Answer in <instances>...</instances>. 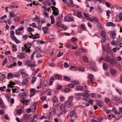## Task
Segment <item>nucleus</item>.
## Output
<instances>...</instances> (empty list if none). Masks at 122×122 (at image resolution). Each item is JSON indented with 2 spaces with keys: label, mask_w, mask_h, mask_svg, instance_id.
Masks as SVG:
<instances>
[{
  "label": "nucleus",
  "mask_w": 122,
  "mask_h": 122,
  "mask_svg": "<svg viewBox=\"0 0 122 122\" xmlns=\"http://www.w3.org/2000/svg\"><path fill=\"white\" fill-rule=\"evenodd\" d=\"M32 44L31 43H27L24 45L25 47H22V50L23 51H25L26 52H30V48H31Z\"/></svg>",
  "instance_id": "nucleus-1"
},
{
  "label": "nucleus",
  "mask_w": 122,
  "mask_h": 122,
  "mask_svg": "<svg viewBox=\"0 0 122 122\" xmlns=\"http://www.w3.org/2000/svg\"><path fill=\"white\" fill-rule=\"evenodd\" d=\"M10 35L11 36V39L15 41L17 44L19 43L20 41L18 40L16 38L15 36H14V32L13 31H11L10 32Z\"/></svg>",
  "instance_id": "nucleus-2"
},
{
  "label": "nucleus",
  "mask_w": 122,
  "mask_h": 122,
  "mask_svg": "<svg viewBox=\"0 0 122 122\" xmlns=\"http://www.w3.org/2000/svg\"><path fill=\"white\" fill-rule=\"evenodd\" d=\"M24 29V27L22 26L16 30L15 31L16 34L18 35H22Z\"/></svg>",
  "instance_id": "nucleus-3"
},
{
  "label": "nucleus",
  "mask_w": 122,
  "mask_h": 122,
  "mask_svg": "<svg viewBox=\"0 0 122 122\" xmlns=\"http://www.w3.org/2000/svg\"><path fill=\"white\" fill-rule=\"evenodd\" d=\"M19 95L21 99L24 100L26 98L29 96V95L26 94V92L20 93Z\"/></svg>",
  "instance_id": "nucleus-4"
},
{
  "label": "nucleus",
  "mask_w": 122,
  "mask_h": 122,
  "mask_svg": "<svg viewBox=\"0 0 122 122\" xmlns=\"http://www.w3.org/2000/svg\"><path fill=\"white\" fill-rule=\"evenodd\" d=\"M76 110H75L71 111L70 113V117H73L75 118L74 119L76 120L77 119V116L75 113Z\"/></svg>",
  "instance_id": "nucleus-5"
},
{
  "label": "nucleus",
  "mask_w": 122,
  "mask_h": 122,
  "mask_svg": "<svg viewBox=\"0 0 122 122\" xmlns=\"http://www.w3.org/2000/svg\"><path fill=\"white\" fill-rule=\"evenodd\" d=\"M51 8L53 10V14L55 15H57L58 14L59 11L58 8L55 7L51 6Z\"/></svg>",
  "instance_id": "nucleus-6"
},
{
  "label": "nucleus",
  "mask_w": 122,
  "mask_h": 122,
  "mask_svg": "<svg viewBox=\"0 0 122 122\" xmlns=\"http://www.w3.org/2000/svg\"><path fill=\"white\" fill-rule=\"evenodd\" d=\"M30 97H31L35 95L36 94V93L37 92H38L39 91L36 90L34 88H31L30 89Z\"/></svg>",
  "instance_id": "nucleus-7"
},
{
  "label": "nucleus",
  "mask_w": 122,
  "mask_h": 122,
  "mask_svg": "<svg viewBox=\"0 0 122 122\" xmlns=\"http://www.w3.org/2000/svg\"><path fill=\"white\" fill-rule=\"evenodd\" d=\"M56 110L55 107L51 108L49 112V114L51 115L55 114L56 113Z\"/></svg>",
  "instance_id": "nucleus-8"
},
{
  "label": "nucleus",
  "mask_w": 122,
  "mask_h": 122,
  "mask_svg": "<svg viewBox=\"0 0 122 122\" xmlns=\"http://www.w3.org/2000/svg\"><path fill=\"white\" fill-rule=\"evenodd\" d=\"M64 19L65 21L68 22L74 20V19L73 17L69 16L68 15L65 16L64 17Z\"/></svg>",
  "instance_id": "nucleus-9"
},
{
  "label": "nucleus",
  "mask_w": 122,
  "mask_h": 122,
  "mask_svg": "<svg viewBox=\"0 0 122 122\" xmlns=\"http://www.w3.org/2000/svg\"><path fill=\"white\" fill-rule=\"evenodd\" d=\"M116 42L117 44V49L119 50L120 48L122 47V46H121L122 44L121 41L120 39L118 40Z\"/></svg>",
  "instance_id": "nucleus-10"
},
{
  "label": "nucleus",
  "mask_w": 122,
  "mask_h": 122,
  "mask_svg": "<svg viewBox=\"0 0 122 122\" xmlns=\"http://www.w3.org/2000/svg\"><path fill=\"white\" fill-rule=\"evenodd\" d=\"M11 88V90L13 93H19V89L18 87H17L13 86Z\"/></svg>",
  "instance_id": "nucleus-11"
},
{
  "label": "nucleus",
  "mask_w": 122,
  "mask_h": 122,
  "mask_svg": "<svg viewBox=\"0 0 122 122\" xmlns=\"http://www.w3.org/2000/svg\"><path fill=\"white\" fill-rule=\"evenodd\" d=\"M66 5L71 7H72L73 6V3L72 0L67 1L65 3Z\"/></svg>",
  "instance_id": "nucleus-12"
},
{
  "label": "nucleus",
  "mask_w": 122,
  "mask_h": 122,
  "mask_svg": "<svg viewBox=\"0 0 122 122\" xmlns=\"http://www.w3.org/2000/svg\"><path fill=\"white\" fill-rule=\"evenodd\" d=\"M92 22H95V23H98V19L96 17H93L91 18L90 20Z\"/></svg>",
  "instance_id": "nucleus-13"
},
{
  "label": "nucleus",
  "mask_w": 122,
  "mask_h": 122,
  "mask_svg": "<svg viewBox=\"0 0 122 122\" xmlns=\"http://www.w3.org/2000/svg\"><path fill=\"white\" fill-rule=\"evenodd\" d=\"M30 35H31L30 37L31 36L30 38L33 39H36L40 37L39 35L38 34H36L33 35L31 33H30Z\"/></svg>",
  "instance_id": "nucleus-14"
},
{
  "label": "nucleus",
  "mask_w": 122,
  "mask_h": 122,
  "mask_svg": "<svg viewBox=\"0 0 122 122\" xmlns=\"http://www.w3.org/2000/svg\"><path fill=\"white\" fill-rule=\"evenodd\" d=\"M21 16L20 14L17 13L14 15L13 19L15 21H17L20 19Z\"/></svg>",
  "instance_id": "nucleus-15"
},
{
  "label": "nucleus",
  "mask_w": 122,
  "mask_h": 122,
  "mask_svg": "<svg viewBox=\"0 0 122 122\" xmlns=\"http://www.w3.org/2000/svg\"><path fill=\"white\" fill-rule=\"evenodd\" d=\"M31 61H28L26 62V65L29 67H33L35 66V65L34 64H32L31 63Z\"/></svg>",
  "instance_id": "nucleus-16"
},
{
  "label": "nucleus",
  "mask_w": 122,
  "mask_h": 122,
  "mask_svg": "<svg viewBox=\"0 0 122 122\" xmlns=\"http://www.w3.org/2000/svg\"><path fill=\"white\" fill-rule=\"evenodd\" d=\"M29 82L28 79L25 78L22 81L21 84L23 85H26Z\"/></svg>",
  "instance_id": "nucleus-17"
},
{
  "label": "nucleus",
  "mask_w": 122,
  "mask_h": 122,
  "mask_svg": "<svg viewBox=\"0 0 122 122\" xmlns=\"http://www.w3.org/2000/svg\"><path fill=\"white\" fill-rule=\"evenodd\" d=\"M49 29V28L47 26L43 27L42 28V30L43 31L44 33L45 34L48 33Z\"/></svg>",
  "instance_id": "nucleus-18"
},
{
  "label": "nucleus",
  "mask_w": 122,
  "mask_h": 122,
  "mask_svg": "<svg viewBox=\"0 0 122 122\" xmlns=\"http://www.w3.org/2000/svg\"><path fill=\"white\" fill-rule=\"evenodd\" d=\"M109 63L113 65H116L117 63V61L116 59L114 58H112L109 62Z\"/></svg>",
  "instance_id": "nucleus-19"
},
{
  "label": "nucleus",
  "mask_w": 122,
  "mask_h": 122,
  "mask_svg": "<svg viewBox=\"0 0 122 122\" xmlns=\"http://www.w3.org/2000/svg\"><path fill=\"white\" fill-rule=\"evenodd\" d=\"M30 118V115L26 113H25L24 114L23 116V119L25 120H27V119H29Z\"/></svg>",
  "instance_id": "nucleus-20"
},
{
  "label": "nucleus",
  "mask_w": 122,
  "mask_h": 122,
  "mask_svg": "<svg viewBox=\"0 0 122 122\" xmlns=\"http://www.w3.org/2000/svg\"><path fill=\"white\" fill-rule=\"evenodd\" d=\"M88 77L90 79V83L91 84H93V83L94 77L93 75L91 74H89Z\"/></svg>",
  "instance_id": "nucleus-21"
},
{
  "label": "nucleus",
  "mask_w": 122,
  "mask_h": 122,
  "mask_svg": "<svg viewBox=\"0 0 122 122\" xmlns=\"http://www.w3.org/2000/svg\"><path fill=\"white\" fill-rule=\"evenodd\" d=\"M101 36L103 38H106L107 33L106 32L103 30H102L100 32Z\"/></svg>",
  "instance_id": "nucleus-22"
},
{
  "label": "nucleus",
  "mask_w": 122,
  "mask_h": 122,
  "mask_svg": "<svg viewBox=\"0 0 122 122\" xmlns=\"http://www.w3.org/2000/svg\"><path fill=\"white\" fill-rule=\"evenodd\" d=\"M21 101L24 104H25L26 105H28L30 102V100L29 99H27L26 100H21Z\"/></svg>",
  "instance_id": "nucleus-23"
},
{
  "label": "nucleus",
  "mask_w": 122,
  "mask_h": 122,
  "mask_svg": "<svg viewBox=\"0 0 122 122\" xmlns=\"http://www.w3.org/2000/svg\"><path fill=\"white\" fill-rule=\"evenodd\" d=\"M17 56L18 58L20 59H22L25 58V54L22 53L20 54Z\"/></svg>",
  "instance_id": "nucleus-24"
},
{
  "label": "nucleus",
  "mask_w": 122,
  "mask_h": 122,
  "mask_svg": "<svg viewBox=\"0 0 122 122\" xmlns=\"http://www.w3.org/2000/svg\"><path fill=\"white\" fill-rule=\"evenodd\" d=\"M52 101L53 102L57 103L58 102L57 97L56 96H53L52 98Z\"/></svg>",
  "instance_id": "nucleus-25"
},
{
  "label": "nucleus",
  "mask_w": 122,
  "mask_h": 122,
  "mask_svg": "<svg viewBox=\"0 0 122 122\" xmlns=\"http://www.w3.org/2000/svg\"><path fill=\"white\" fill-rule=\"evenodd\" d=\"M21 74L22 76V77L23 78H25L28 79V77L29 75L26 74V73L24 72H21Z\"/></svg>",
  "instance_id": "nucleus-26"
},
{
  "label": "nucleus",
  "mask_w": 122,
  "mask_h": 122,
  "mask_svg": "<svg viewBox=\"0 0 122 122\" xmlns=\"http://www.w3.org/2000/svg\"><path fill=\"white\" fill-rule=\"evenodd\" d=\"M112 100H114L116 101H119L120 99V98H118L117 96H112Z\"/></svg>",
  "instance_id": "nucleus-27"
},
{
  "label": "nucleus",
  "mask_w": 122,
  "mask_h": 122,
  "mask_svg": "<svg viewBox=\"0 0 122 122\" xmlns=\"http://www.w3.org/2000/svg\"><path fill=\"white\" fill-rule=\"evenodd\" d=\"M34 20L36 22H39V24L41 23V24L42 23V21H40V19L39 18L38 16H36L34 19Z\"/></svg>",
  "instance_id": "nucleus-28"
},
{
  "label": "nucleus",
  "mask_w": 122,
  "mask_h": 122,
  "mask_svg": "<svg viewBox=\"0 0 122 122\" xmlns=\"http://www.w3.org/2000/svg\"><path fill=\"white\" fill-rule=\"evenodd\" d=\"M64 105L67 107H70L71 106L70 102L69 101H66L65 102Z\"/></svg>",
  "instance_id": "nucleus-29"
},
{
  "label": "nucleus",
  "mask_w": 122,
  "mask_h": 122,
  "mask_svg": "<svg viewBox=\"0 0 122 122\" xmlns=\"http://www.w3.org/2000/svg\"><path fill=\"white\" fill-rule=\"evenodd\" d=\"M112 59L111 57L109 56H107L105 58L106 61L109 63Z\"/></svg>",
  "instance_id": "nucleus-30"
},
{
  "label": "nucleus",
  "mask_w": 122,
  "mask_h": 122,
  "mask_svg": "<svg viewBox=\"0 0 122 122\" xmlns=\"http://www.w3.org/2000/svg\"><path fill=\"white\" fill-rule=\"evenodd\" d=\"M76 95L77 98L78 99H80L82 97L83 93H76Z\"/></svg>",
  "instance_id": "nucleus-31"
},
{
  "label": "nucleus",
  "mask_w": 122,
  "mask_h": 122,
  "mask_svg": "<svg viewBox=\"0 0 122 122\" xmlns=\"http://www.w3.org/2000/svg\"><path fill=\"white\" fill-rule=\"evenodd\" d=\"M62 77L61 75L58 74H56L55 75V78L58 80H60L61 79Z\"/></svg>",
  "instance_id": "nucleus-32"
},
{
  "label": "nucleus",
  "mask_w": 122,
  "mask_h": 122,
  "mask_svg": "<svg viewBox=\"0 0 122 122\" xmlns=\"http://www.w3.org/2000/svg\"><path fill=\"white\" fill-rule=\"evenodd\" d=\"M16 114L17 115H20L23 112V111L21 109H19L16 110Z\"/></svg>",
  "instance_id": "nucleus-33"
},
{
  "label": "nucleus",
  "mask_w": 122,
  "mask_h": 122,
  "mask_svg": "<svg viewBox=\"0 0 122 122\" xmlns=\"http://www.w3.org/2000/svg\"><path fill=\"white\" fill-rule=\"evenodd\" d=\"M59 98L61 102H63L65 101V97L62 95H60L59 97Z\"/></svg>",
  "instance_id": "nucleus-34"
},
{
  "label": "nucleus",
  "mask_w": 122,
  "mask_h": 122,
  "mask_svg": "<svg viewBox=\"0 0 122 122\" xmlns=\"http://www.w3.org/2000/svg\"><path fill=\"white\" fill-rule=\"evenodd\" d=\"M83 15L84 17L87 18V20H90L91 18H90V15L87 13H83Z\"/></svg>",
  "instance_id": "nucleus-35"
},
{
  "label": "nucleus",
  "mask_w": 122,
  "mask_h": 122,
  "mask_svg": "<svg viewBox=\"0 0 122 122\" xmlns=\"http://www.w3.org/2000/svg\"><path fill=\"white\" fill-rule=\"evenodd\" d=\"M50 18L51 19V24H53L55 22L54 16L53 15L51 16H50Z\"/></svg>",
  "instance_id": "nucleus-36"
},
{
  "label": "nucleus",
  "mask_w": 122,
  "mask_h": 122,
  "mask_svg": "<svg viewBox=\"0 0 122 122\" xmlns=\"http://www.w3.org/2000/svg\"><path fill=\"white\" fill-rule=\"evenodd\" d=\"M30 109L31 110L32 112H35L36 109V108L34 107L33 105H31L30 107Z\"/></svg>",
  "instance_id": "nucleus-37"
},
{
  "label": "nucleus",
  "mask_w": 122,
  "mask_h": 122,
  "mask_svg": "<svg viewBox=\"0 0 122 122\" xmlns=\"http://www.w3.org/2000/svg\"><path fill=\"white\" fill-rule=\"evenodd\" d=\"M82 59L85 62H88L89 61L88 58L86 56H83L82 57Z\"/></svg>",
  "instance_id": "nucleus-38"
},
{
  "label": "nucleus",
  "mask_w": 122,
  "mask_h": 122,
  "mask_svg": "<svg viewBox=\"0 0 122 122\" xmlns=\"http://www.w3.org/2000/svg\"><path fill=\"white\" fill-rule=\"evenodd\" d=\"M13 77V75L11 73H9L7 75V78L8 79H10Z\"/></svg>",
  "instance_id": "nucleus-39"
},
{
  "label": "nucleus",
  "mask_w": 122,
  "mask_h": 122,
  "mask_svg": "<svg viewBox=\"0 0 122 122\" xmlns=\"http://www.w3.org/2000/svg\"><path fill=\"white\" fill-rule=\"evenodd\" d=\"M116 35V34L115 31L112 32L111 34V36L112 38H115Z\"/></svg>",
  "instance_id": "nucleus-40"
},
{
  "label": "nucleus",
  "mask_w": 122,
  "mask_h": 122,
  "mask_svg": "<svg viewBox=\"0 0 122 122\" xmlns=\"http://www.w3.org/2000/svg\"><path fill=\"white\" fill-rule=\"evenodd\" d=\"M10 83L9 84V86L10 88H12L13 86H12L13 85H15V83L12 81H10L9 82Z\"/></svg>",
  "instance_id": "nucleus-41"
},
{
  "label": "nucleus",
  "mask_w": 122,
  "mask_h": 122,
  "mask_svg": "<svg viewBox=\"0 0 122 122\" xmlns=\"http://www.w3.org/2000/svg\"><path fill=\"white\" fill-rule=\"evenodd\" d=\"M106 15L107 16V18L108 19L109 18L110 16V14L111 13V11L109 10H108L106 11Z\"/></svg>",
  "instance_id": "nucleus-42"
},
{
  "label": "nucleus",
  "mask_w": 122,
  "mask_h": 122,
  "mask_svg": "<svg viewBox=\"0 0 122 122\" xmlns=\"http://www.w3.org/2000/svg\"><path fill=\"white\" fill-rule=\"evenodd\" d=\"M66 106L65 105L63 104L61 105L60 107V109L61 110H64L66 108Z\"/></svg>",
  "instance_id": "nucleus-43"
},
{
  "label": "nucleus",
  "mask_w": 122,
  "mask_h": 122,
  "mask_svg": "<svg viewBox=\"0 0 122 122\" xmlns=\"http://www.w3.org/2000/svg\"><path fill=\"white\" fill-rule=\"evenodd\" d=\"M37 78L35 77H33L31 80V83L32 84H33L36 81Z\"/></svg>",
  "instance_id": "nucleus-44"
},
{
  "label": "nucleus",
  "mask_w": 122,
  "mask_h": 122,
  "mask_svg": "<svg viewBox=\"0 0 122 122\" xmlns=\"http://www.w3.org/2000/svg\"><path fill=\"white\" fill-rule=\"evenodd\" d=\"M76 16L79 18H81L82 16L81 13L79 12H78L77 13Z\"/></svg>",
  "instance_id": "nucleus-45"
},
{
  "label": "nucleus",
  "mask_w": 122,
  "mask_h": 122,
  "mask_svg": "<svg viewBox=\"0 0 122 122\" xmlns=\"http://www.w3.org/2000/svg\"><path fill=\"white\" fill-rule=\"evenodd\" d=\"M0 107L3 109H6L7 107L5 105L4 103H3L0 104Z\"/></svg>",
  "instance_id": "nucleus-46"
},
{
  "label": "nucleus",
  "mask_w": 122,
  "mask_h": 122,
  "mask_svg": "<svg viewBox=\"0 0 122 122\" xmlns=\"http://www.w3.org/2000/svg\"><path fill=\"white\" fill-rule=\"evenodd\" d=\"M111 44L114 46H116L117 47V42L116 41L114 40H113L111 42Z\"/></svg>",
  "instance_id": "nucleus-47"
},
{
  "label": "nucleus",
  "mask_w": 122,
  "mask_h": 122,
  "mask_svg": "<svg viewBox=\"0 0 122 122\" xmlns=\"http://www.w3.org/2000/svg\"><path fill=\"white\" fill-rule=\"evenodd\" d=\"M54 80V78L53 77H51L50 79V82L49 85H51L53 83V82Z\"/></svg>",
  "instance_id": "nucleus-48"
},
{
  "label": "nucleus",
  "mask_w": 122,
  "mask_h": 122,
  "mask_svg": "<svg viewBox=\"0 0 122 122\" xmlns=\"http://www.w3.org/2000/svg\"><path fill=\"white\" fill-rule=\"evenodd\" d=\"M91 69L92 71H96L97 70V67L94 66H92L91 67Z\"/></svg>",
  "instance_id": "nucleus-49"
},
{
  "label": "nucleus",
  "mask_w": 122,
  "mask_h": 122,
  "mask_svg": "<svg viewBox=\"0 0 122 122\" xmlns=\"http://www.w3.org/2000/svg\"><path fill=\"white\" fill-rule=\"evenodd\" d=\"M47 95L49 96H50L52 95V94L51 93V90L49 89H48L47 91Z\"/></svg>",
  "instance_id": "nucleus-50"
},
{
  "label": "nucleus",
  "mask_w": 122,
  "mask_h": 122,
  "mask_svg": "<svg viewBox=\"0 0 122 122\" xmlns=\"http://www.w3.org/2000/svg\"><path fill=\"white\" fill-rule=\"evenodd\" d=\"M17 64L16 62H13V63L11 64L9 66V67L10 68H12L13 67L16 66Z\"/></svg>",
  "instance_id": "nucleus-51"
},
{
  "label": "nucleus",
  "mask_w": 122,
  "mask_h": 122,
  "mask_svg": "<svg viewBox=\"0 0 122 122\" xmlns=\"http://www.w3.org/2000/svg\"><path fill=\"white\" fill-rule=\"evenodd\" d=\"M76 89L78 90H81L83 89L82 86H77L76 87Z\"/></svg>",
  "instance_id": "nucleus-52"
},
{
  "label": "nucleus",
  "mask_w": 122,
  "mask_h": 122,
  "mask_svg": "<svg viewBox=\"0 0 122 122\" xmlns=\"http://www.w3.org/2000/svg\"><path fill=\"white\" fill-rule=\"evenodd\" d=\"M107 26H110L112 25H113V26H114V24L112 22H109L107 23L106 25Z\"/></svg>",
  "instance_id": "nucleus-53"
},
{
  "label": "nucleus",
  "mask_w": 122,
  "mask_h": 122,
  "mask_svg": "<svg viewBox=\"0 0 122 122\" xmlns=\"http://www.w3.org/2000/svg\"><path fill=\"white\" fill-rule=\"evenodd\" d=\"M116 90L117 92L120 95H121L122 94V91L120 89H119L117 88H116Z\"/></svg>",
  "instance_id": "nucleus-54"
},
{
  "label": "nucleus",
  "mask_w": 122,
  "mask_h": 122,
  "mask_svg": "<svg viewBox=\"0 0 122 122\" xmlns=\"http://www.w3.org/2000/svg\"><path fill=\"white\" fill-rule=\"evenodd\" d=\"M71 44H69L68 42L66 43L65 45L66 47L68 48H70L71 47Z\"/></svg>",
  "instance_id": "nucleus-55"
},
{
  "label": "nucleus",
  "mask_w": 122,
  "mask_h": 122,
  "mask_svg": "<svg viewBox=\"0 0 122 122\" xmlns=\"http://www.w3.org/2000/svg\"><path fill=\"white\" fill-rule=\"evenodd\" d=\"M63 54V53L62 52H61L60 51L59 52V53L58 54L56 55L57 57H59L62 56Z\"/></svg>",
  "instance_id": "nucleus-56"
},
{
  "label": "nucleus",
  "mask_w": 122,
  "mask_h": 122,
  "mask_svg": "<svg viewBox=\"0 0 122 122\" xmlns=\"http://www.w3.org/2000/svg\"><path fill=\"white\" fill-rule=\"evenodd\" d=\"M97 103V104L100 107H102V105L101 104V102H100L99 101H96Z\"/></svg>",
  "instance_id": "nucleus-57"
},
{
  "label": "nucleus",
  "mask_w": 122,
  "mask_h": 122,
  "mask_svg": "<svg viewBox=\"0 0 122 122\" xmlns=\"http://www.w3.org/2000/svg\"><path fill=\"white\" fill-rule=\"evenodd\" d=\"M81 27L82 30H86V28L84 25L83 24H82L81 25Z\"/></svg>",
  "instance_id": "nucleus-58"
},
{
  "label": "nucleus",
  "mask_w": 122,
  "mask_h": 122,
  "mask_svg": "<svg viewBox=\"0 0 122 122\" xmlns=\"http://www.w3.org/2000/svg\"><path fill=\"white\" fill-rule=\"evenodd\" d=\"M72 84L75 85H77L79 83V82L78 81H74L72 82Z\"/></svg>",
  "instance_id": "nucleus-59"
},
{
  "label": "nucleus",
  "mask_w": 122,
  "mask_h": 122,
  "mask_svg": "<svg viewBox=\"0 0 122 122\" xmlns=\"http://www.w3.org/2000/svg\"><path fill=\"white\" fill-rule=\"evenodd\" d=\"M103 67L104 69H107L108 68V65L106 63H104L103 65Z\"/></svg>",
  "instance_id": "nucleus-60"
},
{
  "label": "nucleus",
  "mask_w": 122,
  "mask_h": 122,
  "mask_svg": "<svg viewBox=\"0 0 122 122\" xmlns=\"http://www.w3.org/2000/svg\"><path fill=\"white\" fill-rule=\"evenodd\" d=\"M71 90V89L68 88H65L64 89V91L66 93L67 92L69 91H70Z\"/></svg>",
  "instance_id": "nucleus-61"
},
{
  "label": "nucleus",
  "mask_w": 122,
  "mask_h": 122,
  "mask_svg": "<svg viewBox=\"0 0 122 122\" xmlns=\"http://www.w3.org/2000/svg\"><path fill=\"white\" fill-rule=\"evenodd\" d=\"M29 32H32L34 31V29H33L30 27H29L27 28Z\"/></svg>",
  "instance_id": "nucleus-62"
},
{
  "label": "nucleus",
  "mask_w": 122,
  "mask_h": 122,
  "mask_svg": "<svg viewBox=\"0 0 122 122\" xmlns=\"http://www.w3.org/2000/svg\"><path fill=\"white\" fill-rule=\"evenodd\" d=\"M77 40V39L75 37H72L71 38V41L72 42H74Z\"/></svg>",
  "instance_id": "nucleus-63"
},
{
  "label": "nucleus",
  "mask_w": 122,
  "mask_h": 122,
  "mask_svg": "<svg viewBox=\"0 0 122 122\" xmlns=\"http://www.w3.org/2000/svg\"><path fill=\"white\" fill-rule=\"evenodd\" d=\"M82 96L84 97H88L89 96V94L88 93H83Z\"/></svg>",
  "instance_id": "nucleus-64"
}]
</instances>
